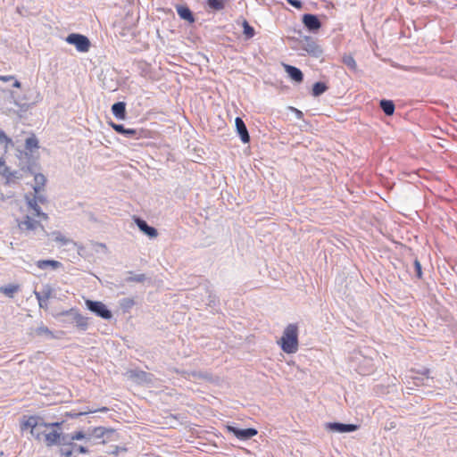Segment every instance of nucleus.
<instances>
[{
    "mask_svg": "<svg viewBox=\"0 0 457 457\" xmlns=\"http://www.w3.org/2000/svg\"><path fill=\"white\" fill-rule=\"evenodd\" d=\"M61 422H46L39 416L31 415L25 417L21 423L22 430L29 429L32 437L44 443L46 446L61 445L65 439Z\"/></svg>",
    "mask_w": 457,
    "mask_h": 457,
    "instance_id": "obj_1",
    "label": "nucleus"
},
{
    "mask_svg": "<svg viewBox=\"0 0 457 457\" xmlns=\"http://www.w3.org/2000/svg\"><path fill=\"white\" fill-rule=\"evenodd\" d=\"M298 335L299 328L297 324H288L285 328L282 337L278 340V345L286 353H295L299 348Z\"/></svg>",
    "mask_w": 457,
    "mask_h": 457,
    "instance_id": "obj_2",
    "label": "nucleus"
},
{
    "mask_svg": "<svg viewBox=\"0 0 457 457\" xmlns=\"http://www.w3.org/2000/svg\"><path fill=\"white\" fill-rule=\"evenodd\" d=\"M43 220H44L33 216V214H27L22 220H17L16 221L21 233L29 234L37 230L45 231V228L41 223Z\"/></svg>",
    "mask_w": 457,
    "mask_h": 457,
    "instance_id": "obj_3",
    "label": "nucleus"
},
{
    "mask_svg": "<svg viewBox=\"0 0 457 457\" xmlns=\"http://www.w3.org/2000/svg\"><path fill=\"white\" fill-rule=\"evenodd\" d=\"M69 44L74 45L79 52L86 53L89 50L90 42L88 38L81 34L72 33L66 37Z\"/></svg>",
    "mask_w": 457,
    "mask_h": 457,
    "instance_id": "obj_4",
    "label": "nucleus"
},
{
    "mask_svg": "<svg viewBox=\"0 0 457 457\" xmlns=\"http://www.w3.org/2000/svg\"><path fill=\"white\" fill-rule=\"evenodd\" d=\"M86 305L91 312L103 319L110 320L112 318V312L102 302L86 300Z\"/></svg>",
    "mask_w": 457,
    "mask_h": 457,
    "instance_id": "obj_5",
    "label": "nucleus"
},
{
    "mask_svg": "<svg viewBox=\"0 0 457 457\" xmlns=\"http://www.w3.org/2000/svg\"><path fill=\"white\" fill-rule=\"evenodd\" d=\"M227 430L232 434H234L238 439L246 440L249 439L255 435H257V430L255 428H245L239 429L233 426H227Z\"/></svg>",
    "mask_w": 457,
    "mask_h": 457,
    "instance_id": "obj_6",
    "label": "nucleus"
},
{
    "mask_svg": "<svg viewBox=\"0 0 457 457\" xmlns=\"http://www.w3.org/2000/svg\"><path fill=\"white\" fill-rule=\"evenodd\" d=\"M37 195L35 194L34 198H29V196H26L28 209L31 210L33 212H32L33 216H36L37 218H39L44 220H48L47 214L45 212H42L40 210V207L37 204Z\"/></svg>",
    "mask_w": 457,
    "mask_h": 457,
    "instance_id": "obj_7",
    "label": "nucleus"
},
{
    "mask_svg": "<svg viewBox=\"0 0 457 457\" xmlns=\"http://www.w3.org/2000/svg\"><path fill=\"white\" fill-rule=\"evenodd\" d=\"M303 23L311 31H318L321 27L320 21L314 14H304L303 16Z\"/></svg>",
    "mask_w": 457,
    "mask_h": 457,
    "instance_id": "obj_8",
    "label": "nucleus"
},
{
    "mask_svg": "<svg viewBox=\"0 0 457 457\" xmlns=\"http://www.w3.org/2000/svg\"><path fill=\"white\" fill-rule=\"evenodd\" d=\"M237 131L243 143L246 144L250 141V136L244 120L240 117H237L235 120Z\"/></svg>",
    "mask_w": 457,
    "mask_h": 457,
    "instance_id": "obj_9",
    "label": "nucleus"
},
{
    "mask_svg": "<svg viewBox=\"0 0 457 457\" xmlns=\"http://www.w3.org/2000/svg\"><path fill=\"white\" fill-rule=\"evenodd\" d=\"M328 428L333 431H337L339 433H346V432H353L358 429L357 425L353 424H343V423H328Z\"/></svg>",
    "mask_w": 457,
    "mask_h": 457,
    "instance_id": "obj_10",
    "label": "nucleus"
},
{
    "mask_svg": "<svg viewBox=\"0 0 457 457\" xmlns=\"http://www.w3.org/2000/svg\"><path fill=\"white\" fill-rule=\"evenodd\" d=\"M0 176H2L8 184L15 182L18 179L16 172L11 171L3 160H0Z\"/></svg>",
    "mask_w": 457,
    "mask_h": 457,
    "instance_id": "obj_11",
    "label": "nucleus"
},
{
    "mask_svg": "<svg viewBox=\"0 0 457 457\" xmlns=\"http://www.w3.org/2000/svg\"><path fill=\"white\" fill-rule=\"evenodd\" d=\"M285 71L287 73V75L290 77V79L297 83H301L303 80V72L296 67L285 64L284 65Z\"/></svg>",
    "mask_w": 457,
    "mask_h": 457,
    "instance_id": "obj_12",
    "label": "nucleus"
},
{
    "mask_svg": "<svg viewBox=\"0 0 457 457\" xmlns=\"http://www.w3.org/2000/svg\"><path fill=\"white\" fill-rule=\"evenodd\" d=\"M135 220L139 229L148 237L154 238L158 236L157 230L154 228L148 226L145 220L139 218H137Z\"/></svg>",
    "mask_w": 457,
    "mask_h": 457,
    "instance_id": "obj_13",
    "label": "nucleus"
},
{
    "mask_svg": "<svg viewBox=\"0 0 457 457\" xmlns=\"http://www.w3.org/2000/svg\"><path fill=\"white\" fill-rule=\"evenodd\" d=\"M108 411H109V409L107 407H101V408H99L97 410H91V409L87 408V410H85L83 411H79V412H76V411H66L64 416L66 418L75 419V418H78L79 416L87 415V414L94 413V412H96V411L107 412Z\"/></svg>",
    "mask_w": 457,
    "mask_h": 457,
    "instance_id": "obj_14",
    "label": "nucleus"
},
{
    "mask_svg": "<svg viewBox=\"0 0 457 457\" xmlns=\"http://www.w3.org/2000/svg\"><path fill=\"white\" fill-rule=\"evenodd\" d=\"M112 112L113 115L120 119V120H125L126 118V104L124 102H118L115 103L112 106Z\"/></svg>",
    "mask_w": 457,
    "mask_h": 457,
    "instance_id": "obj_15",
    "label": "nucleus"
},
{
    "mask_svg": "<svg viewBox=\"0 0 457 457\" xmlns=\"http://www.w3.org/2000/svg\"><path fill=\"white\" fill-rule=\"evenodd\" d=\"M35 180V186H34V191L36 195H38L43 189L46 182V177L41 174L37 173L34 176Z\"/></svg>",
    "mask_w": 457,
    "mask_h": 457,
    "instance_id": "obj_16",
    "label": "nucleus"
},
{
    "mask_svg": "<svg viewBox=\"0 0 457 457\" xmlns=\"http://www.w3.org/2000/svg\"><path fill=\"white\" fill-rule=\"evenodd\" d=\"M177 12L180 16V18H182L191 23L195 21L194 16L189 8H187L186 6L179 5L177 7Z\"/></svg>",
    "mask_w": 457,
    "mask_h": 457,
    "instance_id": "obj_17",
    "label": "nucleus"
},
{
    "mask_svg": "<svg viewBox=\"0 0 457 457\" xmlns=\"http://www.w3.org/2000/svg\"><path fill=\"white\" fill-rule=\"evenodd\" d=\"M37 266L41 270H45L47 267H51L52 269H58L62 267V263L54 260H40L37 262Z\"/></svg>",
    "mask_w": 457,
    "mask_h": 457,
    "instance_id": "obj_18",
    "label": "nucleus"
},
{
    "mask_svg": "<svg viewBox=\"0 0 457 457\" xmlns=\"http://www.w3.org/2000/svg\"><path fill=\"white\" fill-rule=\"evenodd\" d=\"M19 290L20 287L13 284H10L0 288V292L9 298H12Z\"/></svg>",
    "mask_w": 457,
    "mask_h": 457,
    "instance_id": "obj_19",
    "label": "nucleus"
},
{
    "mask_svg": "<svg viewBox=\"0 0 457 457\" xmlns=\"http://www.w3.org/2000/svg\"><path fill=\"white\" fill-rule=\"evenodd\" d=\"M380 107L386 115H392L395 112V104L390 100H381Z\"/></svg>",
    "mask_w": 457,
    "mask_h": 457,
    "instance_id": "obj_20",
    "label": "nucleus"
},
{
    "mask_svg": "<svg viewBox=\"0 0 457 457\" xmlns=\"http://www.w3.org/2000/svg\"><path fill=\"white\" fill-rule=\"evenodd\" d=\"M328 89V87L323 82H316L312 87V94L313 96H319L324 92H326Z\"/></svg>",
    "mask_w": 457,
    "mask_h": 457,
    "instance_id": "obj_21",
    "label": "nucleus"
},
{
    "mask_svg": "<svg viewBox=\"0 0 457 457\" xmlns=\"http://www.w3.org/2000/svg\"><path fill=\"white\" fill-rule=\"evenodd\" d=\"M242 27L244 29V35L246 39H250L254 36V29L248 23L246 20H244V21L242 22Z\"/></svg>",
    "mask_w": 457,
    "mask_h": 457,
    "instance_id": "obj_22",
    "label": "nucleus"
},
{
    "mask_svg": "<svg viewBox=\"0 0 457 457\" xmlns=\"http://www.w3.org/2000/svg\"><path fill=\"white\" fill-rule=\"evenodd\" d=\"M70 439H71V443H72L73 441L87 440V439H89V435H87V433H85L83 430H78V431H74V432L70 436Z\"/></svg>",
    "mask_w": 457,
    "mask_h": 457,
    "instance_id": "obj_23",
    "label": "nucleus"
},
{
    "mask_svg": "<svg viewBox=\"0 0 457 457\" xmlns=\"http://www.w3.org/2000/svg\"><path fill=\"white\" fill-rule=\"evenodd\" d=\"M207 4L210 8L220 11L225 7L226 0H207Z\"/></svg>",
    "mask_w": 457,
    "mask_h": 457,
    "instance_id": "obj_24",
    "label": "nucleus"
},
{
    "mask_svg": "<svg viewBox=\"0 0 457 457\" xmlns=\"http://www.w3.org/2000/svg\"><path fill=\"white\" fill-rule=\"evenodd\" d=\"M25 146L26 149L29 151L38 148V140L35 135H32L31 137L26 139Z\"/></svg>",
    "mask_w": 457,
    "mask_h": 457,
    "instance_id": "obj_25",
    "label": "nucleus"
},
{
    "mask_svg": "<svg viewBox=\"0 0 457 457\" xmlns=\"http://www.w3.org/2000/svg\"><path fill=\"white\" fill-rule=\"evenodd\" d=\"M343 62L352 71H357V63L352 55H345L343 57Z\"/></svg>",
    "mask_w": 457,
    "mask_h": 457,
    "instance_id": "obj_26",
    "label": "nucleus"
},
{
    "mask_svg": "<svg viewBox=\"0 0 457 457\" xmlns=\"http://www.w3.org/2000/svg\"><path fill=\"white\" fill-rule=\"evenodd\" d=\"M149 374L143 370H130L129 377L140 380H147Z\"/></svg>",
    "mask_w": 457,
    "mask_h": 457,
    "instance_id": "obj_27",
    "label": "nucleus"
},
{
    "mask_svg": "<svg viewBox=\"0 0 457 457\" xmlns=\"http://www.w3.org/2000/svg\"><path fill=\"white\" fill-rule=\"evenodd\" d=\"M75 320H76V323H77V326L79 328H80L81 329H86L88 326V320L87 318L80 315V314H78L76 317H75Z\"/></svg>",
    "mask_w": 457,
    "mask_h": 457,
    "instance_id": "obj_28",
    "label": "nucleus"
},
{
    "mask_svg": "<svg viewBox=\"0 0 457 457\" xmlns=\"http://www.w3.org/2000/svg\"><path fill=\"white\" fill-rule=\"evenodd\" d=\"M11 80H14L13 82V87H16V88H20L21 87V82L18 81L17 79H15L14 76H12V75H8V76H4V75H0V81H3V82H8V81H11Z\"/></svg>",
    "mask_w": 457,
    "mask_h": 457,
    "instance_id": "obj_29",
    "label": "nucleus"
},
{
    "mask_svg": "<svg viewBox=\"0 0 457 457\" xmlns=\"http://www.w3.org/2000/svg\"><path fill=\"white\" fill-rule=\"evenodd\" d=\"M0 144H4L7 148L9 145H12V139L6 136V134L0 129Z\"/></svg>",
    "mask_w": 457,
    "mask_h": 457,
    "instance_id": "obj_30",
    "label": "nucleus"
},
{
    "mask_svg": "<svg viewBox=\"0 0 457 457\" xmlns=\"http://www.w3.org/2000/svg\"><path fill=\"white\" fill-rule=\"evenodd\" d=\"M91 434L93 436H95L97 438H101L104 436V428H102V427H96V428H92L91 430Z\"/></svg>",
    "mask_w": 457,
    "mask_h": 457,
    "instance_id": "obj_31",
    "label": "nucleus"
},
{
    "mask_svg": "<svg viewBox=\"0 0 457 457\" xmlns=\"http://www.w3.org/2000/svg\"><path fill=\"white\" fill-rule=\"evenodd\" d=\"M69 445L73 447L74 452H77L79 453L86 454V453H89V450L87 447L83 446V445L77 446L76 445H74L71 442L69 443Z\"/></svg>",
    "mask_w": 457,
    "mask_h": 457,
    "instance_id": "obj_32",
    "label": "nucleus"
},
{
    "mask_svg": "<svg viewBox=\"0 0 457 457\" xmlns=\"http://www.w3.org/2000/svg\"><path fill=\"white\" fill-rule=\"evenodd\" d=\"M111 127L118 133L122 134L125 131V128L121 124H116L114 122H110Z\"/></svg>",
    "mask_w": 457,
    "mask_h": 457,
    "instance_id": "obj_33",
    "label": "nucleus"
},
{
    "mask_svg": "<svg viewBox=\"0 0 457 457\" xmlns=\"http://www.w3.org/2000/svg\"><path fill=\"white\" fill-rule=\"evenodd\" d=\"M288 4H290L292 6L300 9L302 8V3L300 0H287Z\"/></svg>",
    "mask_w": 457,
    "mask_h": 457,
    "instance_id": "obj_34",
    "label": "nucleus"
},
{
    "mask_svg": "<svg viewBox=\"0 0 457 457\" xmlns=\"http://www.w3.org/2000/svg\"><path fill=\"white\" fill-rule=\"evenodd\" d=\"M55 241L60 242L62 245H66L69 240L65 238L63 236L58 235L55 237Z\"/></svg>",
    "mask_w": 457,
    "mask_h": 457,
    "instance_id": "obj_35",
    "label": "nucleus"
},
{
    "mask_svg": "<svg viewBox=\"0 0 457 457\" xmlns=\"http://www.w3.org/2000/svg\"><path fill=\"white\" fill-rule=\"evenodd\" d=\"M74 453V449L71 450H62L61 453L63 457H71Z\"/></svg>",
    "mask_w": 457,
    "mask_h": 457,
    "instance_id": "obj_36",
    "label": "nucleus"
},
{
    "mask_svg": "<svg viewBox=\"0 0 457 457\" xmlns=\"http://www.w3.org/2000/svg\"><path fill=\"white\" fill-rule=\"evenodd\" d=\"M136 134V129H125V131L123 133V135H127V136H134Z\"/></svg>",
    "mask_w": 457,
    "mask_h": 457,
    "instance_id": "obj_37",
    "label": "nucleus"
},
{
    "mask_svg": "<svg viewBox=\"0 0 457 457\" xmlns=\"http://www.w3.org/2000/svg\"><path fill=\"white\" fill-rule=\"evenodd\" d=\"M415 265H416V268H417V271H418V276L420 277V274H421V268H420V264L418 261L415 262Z\"/></svg>",
    "mask_w": 457,
    "mask_h": 457,
    "instance_id": "obj_38",
    "label": "nucleus"
},
{
    "mask_svg": "<svg viewBox=\"0 0 457 457\" xmlns=\"http://www.w3.org/2000/svg\"><path fill=\"white\" fill-rule=\"evenodd\" d=\"M124 302L126 303V304L128 306H130V305L134 304V301L132 299H125Z\"/></svg>",
    "mask_w": 457,
    "mask_h": 457,
    "instance_id": "obj_39",
    "label": "nucleus"
},
{
    "mask_svg": "<svg viewBox=\"0 0 457 457\" xmlns=\"http://www.w3.org/2000/svg\"><path fill=\"white\" fill-rule=\"evenodd\" d=\"M429 372V370H427L426 372H424V375H427Z\"/></svg>",
    "mask_w": 457,
    "mask_h": 457,
    "instance_id": "obj_40",
    "label": "nucleus"
}]
</instances>
